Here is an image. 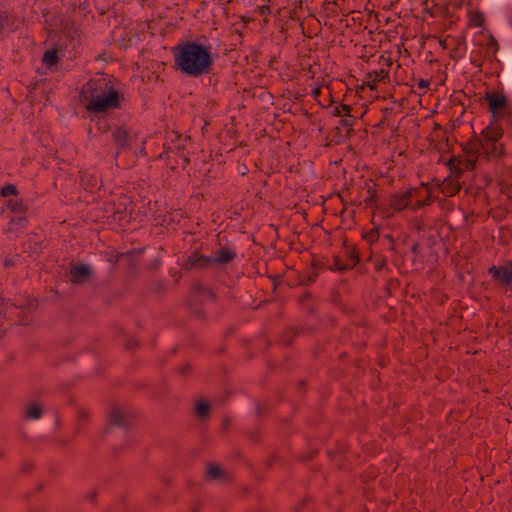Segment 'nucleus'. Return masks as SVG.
<instances>
[{
    "instance_id": "obj_1",
    "label": "nucleus",
    "mask_w": 512,
    "mask_h": 512,
    "mask_svg": "<svg viewBox=\"0 0 512 512\" xmlns=\"http://www.w3.org/2000/svg\"><path fill=\"white\" fill-rule=\"evenodd\" d=\"M80 99L92 120L97 118L98 122L110 110L118 108L121 103V95L105 77L89 80L82 87Z\"/></svg>"
},
{
    "instance_id": "obj_2",
    "label": "nucleus",
    "mask_w": 512,
    "mask_h": 512,
    "mask_svg": "<svg viewBox=\"0 0 512 512\" xmlns=\"http://www.w3.org/2000/svg\"><path fill=\"white\" fill-rule=\"evenodd\" d=\"M174 57L177 68L189 77L209 73L214 62L210 46L195 41L178 45Z\"/></svg>"
},
{
    "instance_id": "obj_3",
    "label": "nucleus",
    "mask_w": 512,
    "mask_h": 512,
    "mask_svg": "<svg viewBox=\"0 0 512 512\" xmlns=\"http://www.w3.org/2000/svg\"><path fill=\"white\" fill-rule=\"evenodd\" d=\"M235 257V253L229 249L221 248L213 255L203 256L195 254L189 258L190 267H221L231 262Z\"/></svg>"
},
{
    "instance_id": "obj_4",
    "label": "nucleus",
    "mask_w": 512,
    "mask_h": 512,
    "mask_svg": "<svg viewBox=\"0 0 512 512\" xmlns=\"http://www.w3.org/2000/svg\"><path fill=\"white\" fill-rule=\"evenodd\" d=\"M489 273L502 292L512 296V262L508 261L501 266H492Z\"/></svg>"
},
{
    "instance_id": "obj_5",
    "label": "nucleus",
    "mask_w": 512,
    "mask_h": 512,
    "mask_svg": "<svg viewBox=\"0 0 512 512\" xmlns=\"http://www.w3.org/2000/svg\"><path fill=\"white\" fill-rule=\"evenodd\" d=\"M8 208L16 214L11 221V225L14 226H24L26 219L21 213L24 211L25 207L22 201L17 198H12L8 201Z\"/></svg>"
},
{
    "instance_id": "obj_6",
    "label": "nucleus",
    "mask_w": 512,
    "mask_h": 512,
    "mask_svg": "<svg viewBox=\"0 0 512 512\" xmlns=\"http://www.w3.org/2000/svg\"><path fill=\"white\" fill-rule=\"evenodd\" d=\"M66 50H58L56 48L47 49L42 58L43 64L46 68L54 70L57 68L59 60L65 56Z\"/></svg>"
},
{
    "instance_id": "obj_7",
    "label": "nucleus",
    "mask_w": 512,
    "mask_h": 512,
    "mask_svg": "<svg viewBox=\"0 0 512 512\" xmlns=\"http://www.w3.org/2000/svg\"><path fill=\"white\" fill-rule=\"evenodd\" d=\"M91 276L90 266L85 264H75L71 266V281L77 284L83 283Z\"/></svg>"
},
{
    "instance_id": "obj_8",
    "label": "nucleus",
    "mask_w": 512,
    "mask_h": 512,
    "mask_svg": "<svg viewBox=\"0 0 512 512\" xmlns=\"http://www.w3.org/2000/svg\"><path fill=\"white\" fill-rule=\"evenodd\" d=\"M112 138L118 148L129 147L132 140L131 134L126 129L118 126L113 128Z\"/></svg>"
},
{
    "instance_id": "obj_9",
    "label": "nucleus",
    "mask_w": 512,
    "mask_h": 512,
    "mask_svg": "<svg viewBox=\"0 0 512 512\" xmlns=\"http://www.w3.org/2000/svg\"><path fill=\"white\" fill-rule=\"evenodd\" d=\"M108 421L110 424L125 428L127 426L126 415L118 408L113 407L108 413Z\"/></svg>"
},
{
    "instance_id": "obj_10",
    "label": "nucleus",
    "mask_w": 512,
    "mask_h": 512,
    "mask_svg": "<svg viewBox=\"0 0 512 512\" xmlns=\"http://www.w3.org/2000/svg\"><path fill=\"white\" fill-rule=\"evenodd\" d=\"M468 18L471 26L482 27L484 24V15L472 7L468 10Z\"/></svg>"
},
{
    "instance_id": "obj_11",
    "label": "nucleus",
    "mask_w": 512,
    "mask_h": 512,
    "mask_svg": "<svg viewBox=\"0 0 512 512\" xmlns=\"http://www.w3.org/2000/svg\"><path fill=\"white\" fill-rule=\"evenodd\" d=\"M207 474H208V477L211 479H218V480L226 479L225 472L220 467L215 466V465L209 466V468L207 470Z\"/></svg>"
},
{
    "instance_id": "obj_12",
    "label": "nucleus",
    "mask_w": 512,
    "mask_h": 512,
    "mask_svg": "<svg viewBox=\"0 0 512 512\" xmlns=\"http://www.w3.org/2000/svg\"><path fill=\"white\" fill-rule=\"evenodd\" d=\"M210 412V406L205 401H198L196 404V414L199 418H206L209 415Z\"/></svg>"
},
{
    "instance_id": "obj_13",
    "label": "nucleus",
    "mask_w": 512,
    "mask_h": 512,
    "mask_svg": "<svg viewBox=\"0 0 512 512\" xmlns=\"http://www.w3.org/2000/svg\"><path fill=\"white\" fill-rule=\"evenodd\" d=\"M42 410L37 405L31 404L27 409V416L31 419L37 420L41 417Z\"/></svg>"
},
{
    "instance_id": "obj_14",
    "label": "nucleus",
    "mask_w": 512,
    "mask_h": 512,
    "mask_svg": "<svg viewBox=\"0 0 512 512\" xmlns=\"http://www.w3.org/2000/svg\"><path fill=\"white\" fill-rule=\"evenodd\" d=\"M497 49L498 48L495 39L489 36L487 40L486 53L488 54L489 57H493L496 54Z\"/></svg>"
},
{
    "instance_id": "obj_15",
    "label": "nucleus",
    "mask_w": 512,
    "mask_h": 512,
    "mask_svg": "<svg viewBox=\"0 0 512 512\" xmlns=\"http://www.w3.org/2000/svg\"><path fill=\"white\" fill-rule=\"evenodd\" d=\"M1 194L4 197L15 195L16 194V187L14 185H7L2 188Z\"/></svg>"
},
{
    "instance_id": "obj_16",
    "label": "nucleus",
    "mask_w": 512,
    "mask_h": 512,
    "mask_svg": "<svg viewBox=\"0 0 512 512\" xmlns=\"http://www.w3.org/2000/svg\"><path fill=\"white\" fill-rule=\"evenodd\" d=\"M8 18L3 13H0V28H2L5 24H7Z\"/></svg>"
},
{
    "instance_id": "obj_17",
    "label": "nucleus",
    "mask_w": 512,
    "mask_h": 512,
    "mask_svg": "<svg viewBox=\"0 0 512 512\" xmlns=\"http://www.w3.org/2000/svg\"><path fill=\"white\" fill-rule=\"evenodd\" d=\"M4 265H5L6 267L14 266V259L6 258V259H5V261H4Z\"/></svg>"
},
{
    "instance_id": "obj_18",
    "label": "nucleus",
    "mask_w": 512,
    "mask_h": 512,
    "mask_svg": "<svg viewBox=\"0 0 512 512\" xmlns=\"http://www.w3.org/2000/svg\"><path fill=\"white\" fill-rule=\"evenodd\" d=\"M428 85H429V82H428V81H426V80H421V81L419 82V87H420V88H422V89L427 88V87H428Z\"/></svg>"
},
{
    "instance_id": "obj_19",
    "label": "nucleus",
    "mask_w": 512,
    "mask_h": 512,
    "mask_svg": "<svg viewBox=\"0 0 512 512\" xmlns=\"http://www.w3.org/2000/svg\"><path fill=\"white\" fill-rule=\"evenodd\" d=\"M261 14L270 13V8L268 6H262L261 8Z\"/></svg>"
},
{
    "instance_id": "obj_20",
    "label": "nucleus",
    "mask_w": 512,
    "mask_h": 512,
    "mask_svg": "<svg viewBox=\"0 0 512 512\" xmlns=\"http://www.w3.org/2000/svg\"><path fill=\"white\" fill-rule=\"evenodd\" d=\"M341 110H343V111L345 112L346 116H348V117L350 116V115H349L350 108H349L348 106L343 105V106L341 107Z\"/></svg>"
},
{
    "instance_id": "obj_21",
    "label": "nucleus",
    "mask_w": 512,
    "mask_h": 512,
    "mask_svg": "<svg viewBox=\"0 0 512 512\" xmlns=\"http://www.w3.org/2000/svg\"><path fill=\"white\" fill-rule=\"evenodd\" d=\"M64 34H65V36H66V37L71 38V42H73V41H74V39H73V35H72V32H70V31H65V32H64Z\"/></svg>"
},
{
    "instance_id": "obj_22",
    "label": "nucleus",
    "mask_w": 512,
    "mask_h": 512,
    "mask_svg": "<svg viewBox=\"0 0 512 512\" xmlns=\"http://www.w3.org/2000/svg\"><path fill=\"white\" fill-rule=\"evenodd\" d=\"M342 123H343V125H347V121L346 120H342Z\"/></svg>"
},
{
    "instance_id": "obj_23",
    "label": "nucleus",
    "mask_w": 512,
    "mask_h": 512,
    "mask_svg": "<svg viewBox=\"0 0 512 512\" xmlns=\"http://www.w3.org/2000/svg\"><path fill=\"white\" fill-rule=\"evenodd\" d=\"M337 114L341 115V111L339 109H337Z\"/></svg>"
},
{
    "instance_id": "obj_24",
    "label": "nucleus",
    "mask_w": 512,
    "mask_h": 512,
    "mask_svg": "<svg viewBox=\"0 0 512 512\" xmlns=\"http://www.w3.org/2000/svg\"><path fill=\"white\" fill-rule=\"evenodd\" d=\"M327 4H331L332 2L331 1H328L326 2ZM334 4H336L337 2H333Z\"/></svg>"
}]
</instances>
